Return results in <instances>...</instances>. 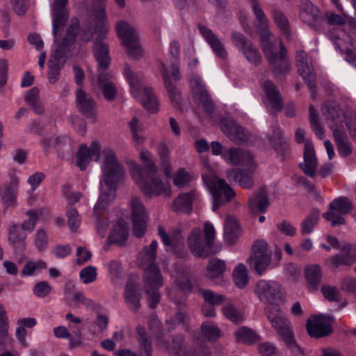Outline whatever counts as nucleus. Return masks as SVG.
<instances>
[{
    "instance_id": "nucleus-1",
    "label": "nucleus",
    "mask_w": 356,
    "mask_h": 356,
    "mask_svg": "<svg viewBox=\"0 0 356 356\" xmlns=\"http://www.w3.org/2000/svg\"><path fill=\"white\" fill-rule=\"evenodd\" d=\"M105 19L106 13L104 8L100 7L96 14L97 24L95 27V32L99 31L100 34L99 37L95 39L93 49L96 60L98 63V84L102 90L105 99L108 101H112L115 97L117 90L114 84L110 81L111 79V74L106 72L111 63V58L109 56L108 47L102 41V39L107 33V29L104 22Z\"/></svg>"
},
{
    "instance_id": "nucleus-2",
    "label": "nucleus",
    "mask_w": 356,
    "mask_h": 356,
    "mask_svg": "<svg viewBox=\"0 0 356 356\" xmlns=\"http://www.w3.org/2000/svg\"><path fill=\"white\" fill-rule=\"evenodd\" d=\"M140 158L145 168L139 166L133 160L127 163L135 183L149 198L157 197L161 194L168 195L170 193L169 186L157 177V168L152 160L150 152L147 150H142L140 153Z\"/></svg>"
},
{
    "instance_id": "nucleus-3",
    "label": "nucleus",
    "mask_w": 356,
    "mask_h": 356,
    "mask_svg": "<svg viewBox=\"0 0 356 356\" xmlns=\"http://www.w3.org/2000/svg\"><path fill=\"white\" fill-rule=\"evenodd\" d=\"M103 156L98 200H113L115 197L118 184L124 180L125 171L112 149H104Z\"/></svg>"
},
{
    "instance_id": "nucleus-4",
    "label": "nucleus",
    "mask_w": 356,
    "mask_h": 356,
    "mask_svg": "<svg viewBox=\"0 0 356 356\" xmlns=\"http://www.w3.org/2000/svg\"><path fill=\"white\" fill-rule=\"evenodd\" d=\"M170 52L172 56L170 67L168 68L163 62H160L159 68L163 80L165 88L168 92L172 103L176 106H179L181 97L179 90L177 86V82L181 79L178 60L180 47L177 41H173L170 43Z\"/></svg>"
},
{
    "instance_id": "nucleus-5",
    "label": "nucleus",
    "mask_w": 356,
    "mask_h": 356,
    "mask_svg": "<svg viewBox=\"0 0 356 356\" xmlns=\"http://www.w3.org/2000/svg\"><path fill=\"white\" fill-rule=\"evenodd\" d=\"M124 74L129 83L134 97L137 98L148 111H157L159 109L157 98L152 89L144 85L143 76L133 72L128 64L125 65Z\"/></svg>"
},
{
    "instance_id": "nucleus-6",
    "label": "nucleus",
    "mask_w": 356,
    "mask_h": 356,
    "mask_svg": "<svg viewBox=\"0 0 356 356\" xmlns=\"http://www.w3.org/2000/svg\"><path fill=\"white\" fill-rule=\"evenodd\" d=\"M79 31V21L77 19H72V24L67 29V33L61 44L60 49L56 50L54 56V59L51 58L49 61L48 79L50 83H56L60 76V66L58 63V58L60 57L61 51H65L69 46L72 44L76 39Z\"/></svg>"
},
{
    "instance_id": "nucleus-7",
    "label": "nucleus",
    "mask_w": 356,
    "mask_h": 356,
    "mask_svg": "<svg viewBox=\"0 0 356 356\" xmlns=\"http://www.w3.org/2000/svg\"><path fill=\"white\" fill-rule=\"evenodd\" d=\"M115 28L119 38L127 48L128 55L135 59L140 57L142 50L138 40L136 29L124 21L116 24Z\"/></svg>"
},
{
    "instance_id": "nucleus-8",
    "label": "nucleus",
    "mask_w": 356,
    "mask_h": 356,
    "mask_svg": "<svg viewBox=\"0 0 356 356\" xmlns=\"http://www.w3.org/2000/svg\"><path fill=\"white\" fill-rule=\"evenodd\" d=\"M186 320L187 314L181 309H178L172 318L166 320V324L169 325L170 327L168 330H165L163 327L162 323L159 321L156 315L153 314L149 318V327L155 338L161 341L177 325H182L183 327H186Z\"/></svg>"
},
{
    "instance_id": "nucleus-9",
    "label": "nucleus",
    "mask_w": 356,
    "mask_h": 356,
    "mask_svg": "<svg viewBox=\"0 0 356 356\" xmlns=\"http://www.w3.org/2000/svg\"><path fill=\"white\" fill-rule=\"evenodd\" d=\"M202 179L214 200H230L235 197V192L224 179L211 174L203 175Z\"/></svg>"
},
{
    "instance_id": "nucleus-10",
    "label": "nucleus",
    "mask_w": 356,
    "mask_h": 356,
    "mask_svg": "<svg viewBox=\"0 0 356 356\" xmlns=\"http://www.w3.org/2000/svg\"><path fill=\"white\" fill-rule=\"evenodd\" d=\"M328 38L333 42L337 50L345 54L347 61L356 60V44L350 35L342 30L334 29L328 33Z\"/></svg>"
},
{
    "instance_id": "nucleus-11",
    "label": "nucleus",
    "mask_w": 356,
    "mask_h": 356,
    "mask_svg": "<svg viewBox=\"0 0 356 356\" xmlns=\"http://www.w3.org/2000/svg\"><path fill=\"white\" fill-rule=\"evenodd\" d=\"M255 293L259 300L265 304L273 305L283 298L282 286L272 280H259L255 286Z\"/></svg>"
},
{
    "instance_id": "nucleus-12",
    "label": "nucleus",
    "mask_w": 356,
    "mask_h": 356,
    "mask_svg": "<svg viewBox=\"0 0 356 356\" xmlns=\"http://www.w3.org/2000/svg\"><path fill=\"white\" fill-rule=\"evenodd\" d=\"M188 246L192 254L197 258H207L216 252L213 250V245L208 244L199 228L192 229L187 238Z\"/></svg>"
},
{
    "instance_id": "nucleus-13",
    "label": "nucleus",
    "mask_w": 356,
    "mask_h": 356,
    "mask_svg": "<svg viewBox=\"0 0 356 356\" xmlns=\"http://www.w3.org/2000/svg\"><path fill=\"white\" fill-rule=\"evenodd\" d=\"M190 84L193 96L198 102V106L202 107L204 112L211 116L214 111L213 102L207 90L205 88L201 78L197 75H191L190 77Z\"/></svg>"
},
{
    "instance_id": "nucleus-14",
    "label": "nucleus",
    "mask_w": 356,
    "mask_h": 356,
    "mask_svg": "<svg viewBox=\"0 0 356 356\" xmlns=\"http://www.w3.org/2000/svg\"><path fill=\"white\" fill-rule=\"evenodd\" d=\"M279 50L265 56L269 63V67L273 74L278 76L289 71L290 62L286 56V49L281 40L278 42Z\"/></svg>"
},
{
    "instance_id": "nucleus-15",
    "label": "nucleus",
    "mask_w": 356,
    "mask_h": 356,
    "mask_svg": "<svg viewBox=\"0 0 356 356\" xmlns=\"http://www.w3.org/2000/svg\"><path fill=\"white\" fill-rule=\"evenodd\" d=\"M143 280L148 306L151 309H154L161 301V295L159 289L163 284V276L144 275Z\"/></svg>"
},
{
    "instance_id": "nucleus-16",
    "label": "nucleus",
    "mask_w": 356,
    "mask_h": 356,
    "mask_svg": "<svg viewBox=\"0 0 356 356\" xmlns=\"http://www.w3.org/2000/svg\"><path fill=\"white\" fill-rule=\"evenodd\" d=\"M266 316L272 327L284 340L293 334L290 321L280 314L277 306H270L266 309Z\"/></svg>"
},
{
    "instance_id": "nucleus-17",
    "label": "nucleus",
    "mask_w": 356,
    "mask_h": 356,
    "mask_svg": "<svg viewBox=\"0 0 356 356\" xmlns=\"http://www.w3.org/2000/svg\"><path fill=\"white\" fill-rule=\"evenodd\" d=\"M296 62L298 72L307 86L312 90V96L314 98V88L316 87V81L312 63L309 61L307 52L302 50L298 51L296 55Z\"/></svg>"
},
{
    "instance_id": "nucleus-18",
    "label": "nucleus",
    "mask_w": 356,
    "mask_h": 356,
    "mask_svg": "<svg viewBox=\"0 0 356 356\" xmlns=\"http://www.w3.org/2000/svg\"><path fill=\"white\" fill-rule=\"evenodd\" d=\"M148 215L142 202H131V222L134 234L142 238L147 230Z\"/></svg>"
},
{
    "instance_id": "nucleus-19",
    "label": "nucleus",
    "mask_w": 356,
    "mask_h": 356,
    "mask_svg": "<svg viewBox=\"0 0 356 356\" xmlns=\"http://www.w3.org/2000/svg\"><path fill=\"white\" fill-rule=\"evenodd\" d=\"M328 262L331 268L350 267L356 263V244L347 243L340 248L339 253L330 257Z\"/></svg>"
},
{
    "instance_id": "nucleus-20",
    "label": "nucleus",
    "mask_w": 356,
    "mask_h": 356,
    "mask_svg": "<svg viewBox=\"0 0 356 356\" xmlns=\"http://www.w3.org/2000/svg\"><path fill=\"white\" fill-rule=\"evenodd\" d=\"M352 202H331L329 210L323 214V217L330 222L332 227L344 225L345 219L342 217L349 213L352 209Z\"/></svg>"
},
{
    "instance_id": "nucleus-21",
    "label": "nucleus",
    "mask_w": 356,
    "mask_h": 356,
    "mask_svg": "<svg viewBox=\"0 0 356 356\" xmlns=\"http://www.w3.org/2000/svg\"><path fill=\"white\" fill-rule=\"evenodd\" d=\"M306 329L311 337L316 339L328 336L333 332L332 325L325 322L323 314L309 318L306 322Z\"/></svg>"
},
{
    "instance_id": "nucleus-22",
    "label": "nucleus",
    "mask_w": 356,
    "mask_h": 356,
    "mask_svg": "<svg viewBox=\"0 0 356 356\" xmlns=\"http://www.w3.org/2000/svg\"><path fill=\"white\" fill-rule=\"evenodd\" d=\"M158 242L153 240L149 245L143 248L144 254L141 258V265L144 267V275H161L159 268L156 265V250Z\"/></svg>"
},
{
    "instance_id": "nucleus-23",
    "label": "nucleus",
    "mask_w": 356,
    "mask_h": 356,
    "mask_svg": "<svg viewBox=\"0 0 356 356\" xmlns=\"http://www.w3.org/2000/svg\"><path fill=\"white\" fill-rule=\"evenodd\" d=\"M75 104L76 109L86 118H93L96 116L95 101L90 94L81 88L76 90Z\"/></svg>"
},
{
    "instance_id": "nucleus-24",
    "label": "nucleus",
    "mask_w": 356,
    "mask_h": 356,
    "mask_svg": "<svg viewBox=\"0 0 356 356\" xmlns=\"http://www.w3.org/2000/svg\"><path fill=\"white\" fill-rule=\"evenodd\" d=\"M300 17L303 22L314 30H317L322 22V16L319 9L308 0L302 3Z\"/></svg>"
},
{
    "instance_id": "nucleus-25",
    "label": "nucleus",
    "mask_w": 356,
    "mask_h": 356,
    "mask_svg": "<svg viewBox=\"0 0 356 356\" xmlns=\"http://www.w3.org/2000/svg\"><path fill=\"white\" fill-rule=\"evenodd\" d=\"M68 0H54L52 6L53 11V34L56 37L58 32L63 29L69 18V13L66 8Z\"/></svg>"
},
{
    "instance_id": "nucleus-26",
    "label": "nucleus",
    "mask_w": 356,
    "mask_h": 356,
    "mask_svg": "<svg viewBox=\"0 0 356 356\" xmlns=\"http://www.w3.org/2000/svg\"><path fill=\"white\" fill-rule=\"evenodd\" d=\"M100 156V147L99 143L93 141L90 147L85 145H81L76 153L77 161L76 165L81 170H86L92 159L97 161Z\"/></svg>"
},
{
    "instance_id": "nucleus-27",
    "label": "nucleus",
    "mask_w": 356,
    "mask_h": 356,
    "mask_svg": "<svg viewBox=\"0 0 356 356\" xmlns=\"http://www.w3.org/2000/svg\"><path fill=\"white\" fill-rule=\"evenodd\" d=\"M223 158L234 165H254L253 156L243 149L232 147L226 149L222 154Z\"/></svg>"
},
{
    "instance_id": "nucleus-28",
    "label": "nucleus",
    "mask_w": 356,
    "mask_h": 356,
    "mask_svg": "<svg viewBox=\"0 0 356 356\" xmlns=\"http://www.w3.org/2000/svg\"><path fill=\"white\" fill-rule=\"evenodd\" d=\"M198 29L215 54L220 59H225L227 56L226 49L213 32L202 24L198 26Z\"/></svg>"
},
{
    "instance_id": "nucleus-29",
    "label": "nucleus",
    "mask_w": 356,
    "mask_h": 356,
    "mask_svg": "<svg viewBox=\"0 0 356 356\" xmlns=\"http://www.w3.org/2000/svg\"><path fill=\"white\" fill-rule=\"evenodd\" d=\"M305 175L313 177L317 168V159L315 156L313 144L309 140L305 142L304 162L300 165Z\"/></svg>"
},
{
    "instance_id": "nucleus-30",
    "label": "nucleus",
    "mask_w": 356,
    "mask_h": 356,
    "mask_svg": "<svg viewBox=\"0 0 356 356\" xmlns=\"http://www.w3.org/2000/svg\"><path fill=\"white\" fill-rule=\"evenodd\" d=\"M109 202H96L94 206V216L96 218V230L104 237L109 225V219L106 213Z\"/></svg>"
},
{
    "instance_id": "nucleus-31",
    "label": "nucleus",
    "mask_w": 356,
    "mask_h": 356,
    "mask_svg": "<svg viewBox=\"0 0 356 356\" xmlns=\"http://www.w3.org/2000/svg\"><path fill=\"white\" fill-rule=\"evenodd\" d=\"M242 234L240 224L236 219L227 215L224 224V238L229 245L235 244Z\"/></svg>"
},
{
    "instance_id": "nucleus-32",
    "label": "nucleus",
    "mask_w": 356,
    "mask_h": 356,
    "mask_svg": "<svg viewBox=\"0 0 356 356\" xmlns=\"http://www.w3.org/2000/svg\"><path fill=\"white\" fill-rule=\"evenodd\" d=\"M264 90L266 99L274 112H280L282 109L283 99L277 86L270 81L264 84Z\"/></svg>"
},
{
    "instance_id": "nucleus-33",
    "label": "nucleus",
    "mask_w": 356,
    "mask_h": 356,
    "mask_svg": "<svg viewBox=\"0 0 356 356\" xmlns=\"http://www.w3.org/2000/svg\"><path fill=\"white\" fill-rule=\"evenodd\" d=\"M140 297L139 285L133 281L127 282L124 289V300L134 312H137L140 307Z\"/></svg>"
},
{
    "instance_id": "nucleus-34",
    "label": "nucleus",
    "mask_w": 356,
    "mask_h": 356,
    "mask_svg": "<svg viewBox=\"0 0 356 356\" xmlns=\"http://www.w3.org/2000/svg\"><path fill=\"white\" fill-rule=\"evenodd\" d=\"M222 130L231 140L237 144L247 142L250 136V133L243 127L234 122L222 126Z\"/></svg>"
},
{
    "instance_id": "nucleus-35",
    "label": "nucleus",
    "mask_w": 356,
    "mask_h": 356,
    "mask_svg": "<svg viewBox=\"0 0 356 356\" xmlns=\"http://www.w3.org/2000/svg\"><path fill=\"white\" fill-rule=\"evenodd\" d=\"M26 234L19 228L18 225L13 224L8 228V241L15 250H24Z\"/></svg>"
},
{
    "instance_id": "nucleus-36",
    "label": "nucleus",
    "mask_w": 356,
    "mask_h": 356,
    "mask_svg": "<svg viewBox=\"0 0 356 356\" xmlns=\"http://www.w3.org/2000/svg\"><path fill=\"white\" fill-rule=\"evenodd\" d=\"M305 280L309 291H315L318 289L322 278V268L318 264H312L305 270Z\"/></svg>"
},
{
    "instance_id": "nucleus-37",
    "label": "nucleus",
    "mask_w": 356,
    "mask_h": 356,
    "mask_svg": "<svg viewBox=\"0 0 356 356\" xmlns=\"http://www.w3.org/2000/svg\"><path fill=\"white\" fill-rule=\"evenodd\" d=\"M129 229L122 220H118L113 225L108 240L111 243L123 245L127 240Z\"/></svg>"
},
{
    "instance_id": "nucleus-38",
    "label": "nucleus",
    "mask_w": 356,
    "mask_h": 356,
    "mask_svg": "<svg viewBox=\"0 0 356 356\" xmlns=\"http://www.w3.org/2000/svg\"><path fill=\"white\" fill-rule=\"evenodd\" d=\"M331 129L339 154L342 156H348L351 154L352 145L346 133L337 127H332Z\"/></svg>"
},
{
    "instance_id": "nucleus-39",
    "label": "nucleus",
    "mask_w": 356,
    "mask_h": 356,
    "mask_svg": "<svg viewBox=\"0 0 356 356\" xmlns=\"http://www.w3.org/2000/svg\"><path fill=\"white\" fill-rule=\"evenodd\" d=\"M8 318L6 312L0 302V352L6 350L7 344L10 342V338L8 336Z\"/></svg>"
},
{
    "instance_id": "nucleus-40",
    "label": "nucleus",
    "mask_w": 356,
    "mask_h": 356,
    "mask_svg": "<svg viewBox=\"0 0 356 356\" xmlns=\"http://www.w3.org/2000/svg\"><path fill=\"white\" fill-rule=\"evenodd\" d=\"M227 177L245 188H251L254 183L252 172L245 170H232L227 172Z\"/></svg>"
},
{
    "instance_id": "nucleus-41",
    "label": "nucleus",
    "mask_w": 356,
    "mask_h": 356,
    "mask_svg": "<svg viewBox=\"0 0 356 356\" xmlns=\"http://www.w3.org/2000/svg\"><path fill=\"white\" fill-rule=\"evenodd\" d=\"M257 33L259 35L261 47L264 56L277 51L276 47L277 40L268 29L257 31Z\"/></svg>"
},
{
    "instance_id": "nucleus-42",
    "label": "nucleus",
    "mask_w": 356,
    "mask_h": 356,
    "mask_svg": "<svg viewBox=\"0 0 356 356\" xmlns=\"http://www.w3.org/2000/svg\"><path fill=\"white\" fill-rule=\"evenodd\" d=\"M200 330L203 339L210 343L216 342L222 337L219 327L211 321L203 322Z\"/></svg>"
},
{
    "instance_id": "nucleus-43",
    "label": "nucleus",
    "mask_w": 356,
    "mask_h": 356,
    "mask_svg": "<svg viewBox=\"0 0 356 356\" xmlns=\"http://www.w3.org/2000/svg\"><path fill=\"white\" fill-rule=\"evenodd\" d=\"M137 334V339L140 346V349L145 356H152V343L149 337H148L147 332L145 327L141 325H138L136 327Z\"/></svg>"
},
{
    "instance_id": "nucleus-44",
    "label": "nucleus",
    "mask_w": 356,
    "mask_h": 356,
    "mask_svg": "<svg viewBox=\"0 0 356 356\" xmlns=\"http://www.w3.org/2000/svg\"><path fill=\"white\" fill-rule=\"evenodd\" d=\"M236 341L246 345L253 344L259 339V334L251 328L245 326L238 328L234 334Z\"/></svg>"
},
{
    "instance_id": "nucleus-45",
    "label": "nucleus",
    "mask_w": 356,
    "mask_h": 356,
    "mask_svg": "<svg viewBox=\"0 0 356 356\" xmlns=\"http://www.w3.org/2000/svg\"><path fill=\"white\" fill-rule=\"evenodd\" d=\"M320 219V211L314 209L302 220L300 224V233L302 235L312 234Z\"/></svg>"
},
{
    "instance_id": "nucleus-46",
    "label": "nucleus",
    "mask_w": 356,
    "mask_h": 356,
    "mask_svg": "<svg viewBox=\"0 0 356 356\" xmlns=\"http://www.w3.org/2000/svg\"><path fill=\"white\" fill-rule=\"evenodd\" d=\"M252 8L256 17L254 23L257 31L268 29V19L257 0H250Z\"/></svg>"
},
{
    "instance_id": "nucleus-47",
    "label": "nucleus",
    "mask_w": 356,
    "mask_h": 356,
    "mask_svg": "<svg viewBox=\"0 0 356 356\" xmlns=\"http://www.w3.org/2000/svg\"><path fill=\"white\" fill-rule=\"evenodd\" d=\"M207 270V276L211 279L220 277L223 275L225 271V262L216 257L210 259Z\"/></svg>"
},
{
    "instance_id": "nucleus-48",
    "label": "nucleus",
    "mask_w": 356,
    "mask_h": 356,
    "mask_svg": "<svg viewBox=\"0 0 356 356\" xmlns=\"http://www.w3.org/2000/svg\"><path fill=\"white\" fill-rule=\"evenodd\" d=\"M199 294L202 297L205 303L214 307L221 305L226 301V297L222 294H218L209 289H199Z\"/></svg>"
},
{
    "instance_id": "nucleus-49",
    "label": "nucleus",
    "mask_w": 356,
    "mask_h": 356,
    "mask_svg": "<svg viewBox=\"0 0 356 356\" xmlns=\"http://www.w3.org/2000/svg\"><path fill=\"white\" fill-rule=\"evenodd\" d=\"M233 280L238 288L243 289L248 283L249 277L245 266L238 264L233 271Z\"/></svg>"
},
{
    "instance_id": "nucleus-50",
    "label": "nucleus",
    "mask_w": 356,
    "mask_h": 356,
    "mask_svg": "<svg viewBox=\"0 0 356 356\" xmlns=\"http://www.w3.org/2000/svg\"><path fill=\"white\" fill-rule=\"evenodd\" d=\"M272 14L274 22L276 24L280 31L286 37H288L290 33V26L286 17L280 10L273 8Z\"/></svg>"
},
{
    "instance_id": "nucleus-51",
    "label": "nucleus",
    "mask_w": 356,
    "mask_h": 356,
    "mask_svg": "<svg viewBox=\"0 0 356 356\" xmlns=\"http://www.w3.org/2000/svg\"><path fill=\"white\" fill-rule=\"evenodd\" d=\"M231 40L234 45L243 54L252 45V42L247 38L243 33L237 31H233L231 34Z\"/></svg>"
},
{
    "instance_id": "nucleus-52",
    "label": "nucleus",
    "mask_w": 356,
    "mask_h": 356,
    "mask_svg": "<svg viewBox=\"0 0 356 356\" xmlns=\"http://www.w3.org/2000/svg\"><path fill=\"white\" fill-rule=\"evenodd\" d=\"M250 259L253 261L256 272L259 275H262L269 266L271 257L270 254H261L258 256H251Z\"/></svg>"
},
{
    "instance_id": "nucleus-53",
    "label": "nucleus",
    "mask_w": 356,
    "mask_h": 356,
    "mask_svg": "<svg viewBox=\"0 0 356 356\" xmlns=\"http://www.w3.org/2000/svg\"><path fill=\"white\" fill-rule=\"evenodd\" d=\"M66 215L68 218L67 224L72 232L77 230L80 225V216L73 204H70L67 208Z\"/></svg>"
},
{
    "instance_id": "nucleus-54",
    "label": "nucleus",
    "mask_w": 356,
    "mask_h": 356,
    "mask_svg": "<svg viewBox=\"0 0 356 356\" xmlns=\"http://www.w3.org/2000/svg\"><path fill=\"white\" fill-rule=\"evenodd\" d=\"M33 244L38 252H44L47 250L49 239L47 232L44 229H38L35 234Z\"/></svg>"
},
{
    "instance_id": "nucleus-55",
    "label": "nucleus",
    "mask_w": 356,
    "mask_h": 356,
    "mask_svg": "<svg viewBox=\"0 0 356 356\" xmlns=\"http://www.w3.org/2000/svg\"><path fill=\"white\" fill-rule=\"evenodd\" d=\"M222 314L232 323H240L243 320V316L241 312L231 303H227L224 305Z\"/></svg>"
},
{
    "instance_id": "nucleus-56",
    "label": "nucleus",
    "mask_w": 356,
    "mask_h": 356,
    "mask_svg": "<svg viewBox=\"0 0 356 356\" xmlns=\"http://www.w3.org/2000/svg\"><path fill=\"white\" fill-rule=\"evenodd\" d=\"M17 179L14 178L12 180L11 185L5 186L1 191L0 194L3 200H14L17 198Z\"/></svg>"
},
{
    "instance_id": "nucleus-57",
    "label": "nucleus",
    "mask_w": 356,
    "mask_h": 356,
    "mask_svg": "<svg viewBox=\"0 0 356 356\" xmlns=\"http://www.w3.org/2000/svg\"><path fill=\"white\" fill-rule=\"evenodd\" d=\"M243 54L247 60L253 65L257 66L261 63V55L254 44Z\"/></svg>"
},
{
    "instance_id": "nucleus-58",
    "label": "nucleus",
    "mask_w": 356,
    "mask_h": 356,
    "mask_svg": "<svg viewBox=\"0 0 356 356\" xmlns=\"http://www.w3.org/2000/svg\"><path fill=\"white\" fill-rule=\"evenodd\" d=\"M192 177L189 172L184 169L179 170L173 178L174 184L179 187L183 188L187 186L191 181Z\"/></svg>"
},
{
    "instance_id": "nucleus-59",
    "label": "nucleus",
    "mask_w": 356,
    "mask_h": 356,
    "mask_svg": "<svg viewBox=\"0 0 356 356\" xmlns=\"http://www.w3.org/2000/svg\"><path fill=\"white\" fill-rule=\"evenodd\" d=\"M97 269L92 266L83 268L79 273L81 280L86 284L93 282L97 279Z\"/></svg>"
},
{
    "instance_id": "nucleus-60",
    "label": "nucleus",
    "mask_w": 356,
    "mask_h": 356,
    "mask_svg": "<svg viewBox=\"0 0 356 356\" xmlns=\"http://www.w3.org/2000/svg\"><path fill=\"white\" fill-rule=\"evenodd\" d=\"M177 286L184 294L188 295L192 293L193 286L188 275H181L175 281Z\"/></svg>"
},
{
    "instance_id": "nucleus-61",
    "label": "nucleus",
    "mask_w": 356,
    "mask_h": 356,
    "mask_svg": "<svg viewBox=\"0 0 356 356\" xmlns=\"http://www.w3.org/2000/svg\"><path fill=\"white\" fill-rule=\"evenodd\" d=\"M26 215L29 217L22 224V229L31 232L34 229L36 222L38 220L37 211L34 209H30L26 211Z\"/></svg>"
},
{
    "instance_id": "nucleus-62",
    "label": "nucleus",
    "mask_w": 356,
    "mask_h": 356,
    "mask_svg": "<svg viewBox=\"0 0 356 356\" xmlns=\"http://www.w3.org/2000/svg\"><path fill=\"white\" fill-rule=\"evenodd\" d=\"M269 140L270 145L276 149H278L280 146H282V149L286 147V143L282 140V133L277 127L273 129V135L269 138Z\"/></svg>"
},
{
    "instance_id": "nucleus-63",
    "label": "nucleus",
    "mask_w": 356,
    "mask_h": 356,
    "mask_svg": "<svg viewBox=\"0 0 356 356\" xmlns=\"http://www.w3.org/2000/svg\"><path fill=\"white\" fill-rule=\"evenodd\" d=\"M341 289L343 291L356 295V277H345L341 282Z\"/></svg>"
},
{
    "instance_id": "nucleus-64",
    "label": "nucleus",
    "mask_w": 356,
    "mask_h": 356,
    "mask_svg": "<svg viewBox=\"0 0 356 356\" xmlns=\"http://www.w3.org/2000/svg\"><path fill=\"white\" fill-rule=\"evenodd\" d=\"M259 352L262 356H278L276 347L270 342L259 344Z\"/></svg>"
}]
</instances>
